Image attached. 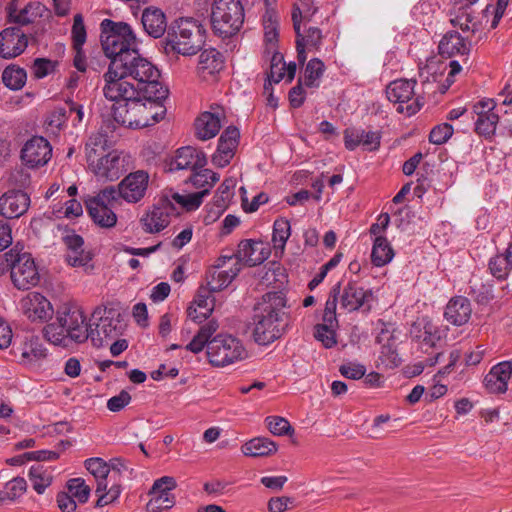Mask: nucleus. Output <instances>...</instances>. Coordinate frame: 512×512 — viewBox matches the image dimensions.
<instances>
[{"label": "nucleus", "mask_w": 512, "mask_h": 512, "mask_svg": "<svg viewBox=\"0 0 512 512\" xmlns=\"http://www.w3.org/2000/svg\"><path fill=\"white\" fill-rule=\"evenodd\" d=\"M338 288L337 302L341 309L353 312L360 309L371 297V292L359 286L356 282H348L341 290L340 283L336 284L331 291ZM332 292H330L331 294Z\"/></svg>", "instance_id": "393cba45"}, {"label": "nucleus", "mask_w": 512, "mask_h": 512, "mask_svg": "<svg viewBox=\"0 0 512 512\" xmlns=\"http://www.w3.org/2000/svg\"><path fill=\"white\" fill-rule=\"evenodd\" d=\"M116 199V189L108 186L96 195L85 200L88 214L95 224L102 228H112L117 223V215L113 210Z\"/></svg>", "instance_id": "9b49d317"}, {"label": "nucleus", "mask_w": 512, "mask_h": 512, "mask_svg": "<svg viewBox=\"0 0 512 512\" xmlns=\"http://www.w3.org/2000/svg\"><path fill=\"white\" fill-rule=\"evenodd\" d=\"M270 255V249L262 241H256L252 239L242 240L236 253L229 254L231 258H235L233 261L236 266L246 265L253 267L262 264Z\"/></svg>", "instance_id": "aec40b11"}, {"label": "nucleus", "mask_w": 512, "mask_h": 512, "mask_svg": "<svg viewBox=\"0 0 512 512\" xmlns=\"http://www.w3.org/2000/svg\"><path fill=\"white\" fill-rule=\"evenodd\" d=\"M340 372L346 378L358 380L365 375L366 368L362 364L349 362L340 367Z\"/></svg>", "instance_id": "69168bd1"}, {"label": "nucleus", "mask_w": 512, "mask_h": 512, "mask_svg": "<svg viewBox=\"0 0 512 512\" xmlns=\"http://www.w3.org/2000/svg\"><path fill=\"white\" fill-rule=\"evenodd\" d=\"M453 135V127L448 123L440 124L434 127L429 135V140L433 144L441 145L448 141Z\"/></svg>", "instance_id": "052dcab7"}, {"label": "nucleus", "mask_w": 512, "mask_h": 512, "mask_svg": "<svg viewBox=\"0 0 512 512\" xmlns=\"http://www.w3.org/2000/svg\"><path fill=\"white\" fill-rule=\"evenodd\" d=\"M206 195L207 189L195 193H190L187 195H181L179 193L172 192L168 196L169 199L171 200V203L176 202L177 204L181 205L187 210H195L201 205L203 198Z\"/></svg>", "instance_id": "09e8293b"}, {"label": "nucleus", "mask_w": 512, "mask_h": 512, "mask_svg": "<svg viewBox=\"0 0 512 512\" xmlns=\"http://www.w3.org/2000/svg\"><path fill=\"white\" fill-rule=\"evenodd\" d=\"M85 467L96 482L97 507H103L115 502L121 494L120 483H111L109 465L102 458H90L85 461Z\"/></svg>", "instance_id": "9d476101"}, {"label": "nucleus", "mask_w": 512, "mask_h": 512, "mask_svg": "<svg viewBox=\"0 0 512 512\" xmlns=\"http://www.w3.org/2000/svg\"><path fill=\"white\" fill-rule=\"evenodd\" d=\"M199 65L201 69L210 73L219 71L223 65L221 54L215 49H206L199 56Z\"/></svg>", "instance_id": "864d4df0"}, {"label": "nucleus", "mask_w": 512, "mask_h": 512, "mask_svg": "<svg viewBox=\"0 0 512 512\" xmlns=\"http://www.w3.org/2000/svg\"><path fill=\"white\" fill-rule=\"evenodd\" d=\"M202 25L193 18L175 20L168 29L167 43L171 49L183 56L197 54L205 43Z\"/></svg>", "instance_id": "423d86ee"}, {"label": "nucleus", "mask_w": 512, "mask_h": 512, "mask_svg": "<svg viewBox=\"0 0 512 512\" xmlns=\"http://www.w3.org/2000/svg\"><path fill=\"white\" fill-rule=\"evenodd\" d=\"M286 299L281 292L266 293L255 315L254 340L260 345H268L278 339L283 332V309Z\"/></svg>", "instance_id": "f03ea898"}, {"label": "nucleus", "mask_w": 512, "mask_h": 512, "mask_svg": "<svg viewBox=\"0 0 512 512\" xmlns=\"http://www.w3.org/2000/svg\"><path fill=\"white\" fill-rule=\"evenodd\" d=\"M66 260L73 267H83L91 261V255L81 247L77 250L67 251Z\"/></svg>", "instance_id": "0e129e2a"}, {"label": "nucleus", "mask_w": 512, "mask_h": 512, "mask_svg": "<svg viewBox=\"0 0 512 512\" xmlns=\"http://www.w3.org/2000/svg\"><path fill=\"white\" fill-rule=\"evenodd\" d=\"M410 335L426 345L434 346L441 338V331L428 317H420L412 323Z\"/></svg>", "instance_id": "f704fd0d"}, {"label": "nucleus", "mask_w": 512, "mask_h": 512, "mask_svg": "<svg viewBox=\"0 0 512 512\" xmlns=\"http://www.w3.org/2000/svg\"><path fill=\"white\" fill-rule=\"evenodd\" d=\"M416 81L399 79L392 81L386 89L387 98L390 102L398 104L397 111L407 116L416 114L423 103L415 97Z\"/></svg>", "instance_id": "4468645a"}, {"label": "nucleus", "mask_w": 512, "mask_h": 512, "mask_svg": "<svg viewBox=\"0 0 512 512\" xmlns=\"http://www.w3.org/2000/svg\"><path fill=\"white\" fill-rule=\"evenodd\" d=\"M149 179V174L144 170L129 173L115 187L116 199L120 198L128 204L139 203L147 193Z\"/></svg>", "instance_id": "dca6fc26"}, {"label": "nucleus", "mask_w": 512, "mask_h": 512, "mask_svg": "<svg viewBox=\"0 0 512 512\" xmlns=\"http://www.w3.org/2000/svg\"><path fill=\"white\" fill-rule=\"evenodd\" d=\"M104 86L102 88L104 97L111 102H124L122 106H127L142 90L135 87L129 81L123 71L117 70L113 64H109L107 72L103 75Z\"/></svg>", "instance_id": "f8f14e48"}, {"label": "nucleus", "mask_w": 512, "mask_h": 512, "mask_svg": "<svg viewBox=\"0 0 512 512\" xmlns=\"http://www.w3.org/2000/svg\"><path fill=\"white\" fill-rule=\"evenodd\" d=\"M223 118L224 110L219 106L203 112L195 121L196 136L201 140L215 137L220 131Z\"/></svg>", "instance_id": "c756f323"}, {"label": "nucleus", "mask_w": 512, "mask_h": 512, "mask_svg": "<svg viewBox=\"0 0 512 512\" xmlns=\"http://www.w3.org/2000/svg\"><path fill=\"white\" fill-rule=\"evenodd\" d=\"M20 306L24 315L31 321H46L53 314L51 303L38 292L27 294L20 301Z\"/></svg>", "instance_id": "cd10ccee"}, {"label": "nucleus", "mask_w": 512, "mask_h": 512, "mask_svg": "<svg viewBox=\"0 0 512 512\" xmlns=\"http://www.w3.org/2000/svg\"><path fill=\"white\" fill-rule=\"evenodd\" d=\"M53 69V62L44 58H37L32 66L33 74L38 79L46 77Z\"/></svg>", "instance_id": "774afa93"}, {"label": "nucleus", "mask_w": 512, "mask_h": 512, "mask_svg": "<svg viewBox=\"0 0 512 512\" xmlns=\"http://www.w3.org/2000/svg\"><path fill=\"white\" fill-rule=\"evenodd\" d=\"M87 161L89 169L101 181H115L126 172L128 156L118 150H111L102 155L90 156Z\"/></svg>", "instance_id": "ddd939ff"}, {"label": "nucleus", "mask_w": 512, "mask_h": 512, "mask_svg": "<svg viewBox=\"0 0 512 512\" xmlns=\"http://www.w3.org/2000/svg\"><path fill=\"white\" fill-rule=\"evenodd\" d=\"M52 157V146L47 139L34 136L29 139L21 150L22 162L30 168L46 165Z\"/></svg>", "instance_id": "412c9836"}, {"label": "nucleus", "mask_w": 512, "mask_h": 512, "mask_svg": "<svg viewBox=\"0 0 512 512\" xmlns=\"http://www.w3.org/2000/svg\"><path fill=\"white\" fill-rule=\"evenodd\" d=\"M496 103L491 98H483L473 105V112L477 115L475 131L484 137L495 134L499 115L494 111Z\"/></svg>", "instance_id": "5701e85b"}, {"label": "nucleus", "mask_w": 512, "mask_h": 512, "mask_svg": "<svg viewBox=\"0 0 512 512\" xmlns=\"http://www.w3.org/2000/svg\"><path fill=\"white\" fill-rule=\"evenodd\" d=\"M211 26L221 38L236 35L243 26L245 11L241 0H213Z\"/></svg>", "instance_id": "0eeeda50"}, {"label": "nucleus", "mask_w": 512, "mask_h": 512, "mask_svg": "<svg viewBox=\"0 0 512 512\" xmlns=\"http://www.w3.org/2000/svg\"><path fill=\"white\" fill-rule=\"evenodd\" d=\"M192 175L190 177V182L192 185L201 190L207 189V194L210 192V189L214 186V184L219 181V175L213 172L210 169H199V171H192Z\"/></svg>", "instance_id": "49530a36"}, {"label": "nucleus", "mask_w": 512, "mask_h": 512, "mask_svg": "<svg viewBox=\"0 0 512 512\" xmlns=\"http://www.w3.org/2000/svg\"><path fill=\"white\" fill-rule=\"evenodd\" d=\"M27 45V36L19 27H8L0 32L1 58L17 57L25 51Z\"/></svg>", "instance_id": "a878e982"}, {"label": "nucleus", "mask_w": 512, "mask_h": 512, "mask_svg": "<svg viewBox=\"0 0 512 512\" xmlns=\"http://www.w3.org/2000/svg\"><path fill=\"white\" fill-rule=\"evenodd\" d=\"M207 163L205 154L191 146L179 148L176 156L170 164V171L191 170L203 168Z\"/></svg>", "instance_id": "473e14b6"}, {"label": "nucleus", "mask_w": 512, "mask_h": 512, "mask_svg": "<svg viewBox=\"0 0 512 512\" xmlns=\"http://www.w3.org/2000/svg\"><path fill=\"white\" fill-rule=\"evenodd\" d=\"M11 280L19 290H28L40 280L38 269L30 254L18 256L11 266Z\"/></svg>", "instance_id": "a211bd4d"}, {"label": "nucleus", "mask_w": 512, "mask_h": 512, "mask_svg": "<svg viewBox=\"0 0 512 512\" xmlns=\"http://www.w3.org/2000/svg\"><path fill=\"white\" fill-rule=\"evenodd\" d=\"M278 24L277 20L272 14H268L264 17V41L267 46L269 53L276 52V44L278 41Z\"/></svg>", "instance_id": "8fccbe9b"}, {"label": "nucleus", "mask_w": 512, "mask_h": 512, "mask_svg": "<svg viewBox=\"0 0 512 512\" xmlns=\"http://www.w3.org/2000/svg\"><path fill=\"white\" fill-rule=\"evenodd\" d=\"M291 236V224L284 217L277 218L273 223L272 242L273 247L280 253L285 250L286 243Z\"/></svg>", "instance_id": "79ce46f5"}, {"label": "nucleus", "mask_w": 512, "mask_h": 512, "mask_svg": "<svg viewBox=\"0 0 512 512\" xmlns=\"http://www.w3.org/2000/svg\"><path fill=\"white\" fill-rule=\"evenodd\" d=\"M394 257V250L386 237L374 239L371 261L376 267H383L390 263Z\"/></svg>", "instance_id": "a19ab883"}, {"label": "nucleus", "mask_w": 512, "mask_h": 512, "mask_svg": "<svg viewBox=\"0 0 512 512\" xmlns=\"http://www.w3.org/2000/svg\"><path fill=\"white\" fill-rule=\"evenodd\" d=\"M73 47L74 48H82L84 43L86 42V29L83 21V17L81 14H76L74 16L72 31H71Z\"/></svg>", "instance_id": "bf43d9fd"}, {"label": "nucleus", "mask_w": 512, "mask_h": 512, "mask_svg": "<svg viewBox=\"0 0 512 512\" xmlns=\"http://www.w3.org/2000/svg\"><path fill=\"white\" fill-rule=\"evenodd\" d=\"M265 423L269 431L276 436L292 435L294 429L289 421L281 416H268Z\"/></svg>", "instance_id": "6e6d98bb"}, {"label": "nucleus", "mask_w": 512, "mask_h": 512, "mask_svg": "<svg viewBox=\"0 0 512 512\" xmlns=\"http://www.w3.org/2000/svg\"><path fill=\"white\" fill-rule=\"evenodd\" d=\"M26 481L24 478L16 477L6 483L4 490L1 492L0 499L2 501H13L21 497L26 491Z\"/></svg>", "instance_id": "5fc2aeb1"}, {"label": "nucleus", "mask_w": 512, "mask_h": 512, "mask_svg": "<svg viewBox=\"0 0 512 512\" xmlns=\"http://www.w3.org/2000/svg\"><path fill=\"white\" fill-rule=\"evenodd\" d=\"M176 486V480L171 476H163L155 480L149 491L152 498L146 505L147 512H161L172 508L175 499L170 491L175 489Z\"/></svg>", "instance_id": "6ab92c4d"}, {"label": "nucleus", "mask_w": 512, "mask_h": 512, "mask_svg": "<svg viewBox=\"0 0 512 512\" xmlns=\"http://www.w3.org/2000/svg\"><path fill=\"white\" fill-rule=\"evenodd\" d=\"M14 352L16 355H19V363L30 368L40 366L48 355V351L43 342L35 335L25 336L20 343L15 346Z\"/></svg>", "instance_id": "4be33fe9"}, {"label": "nucleus", "mask_w": 512, "mask_h": 512, "mask_svg": "<svg viewBox=\"0 0 512 512\" xmlns=\"http://www.w3.org/2000/svg\"><path fill=\"white\" fill-rule=\"evenodd\" d=\"M101 46L105 55L111 60H124L128 54L139 49V42L132 27L125 22L104 19L101 22Z\"/></svg>", "instance_id": "20e7f679"}, {"label": "nucleus", "mask_w": 512, "mask_h": 512, "mask_svg": "<svg viewBox=\"0 0 512 512\" xmlns=\"http://www.w3.org/2000/svg\"><path fill=\"white\" fill-rule=\"evenodd\" d=\"M235 258L221 255L210 271L207 285L210 291H220L226 288L240 272V266L233 263Z\"/></svg>", "instance_id": "b1692460"}, {"label": "nucleus", "mask_w": 512, "mask_h": 512, "mask_svg": "<svg viewBox=\"0 0 512 512\" xmlns=\"http://www.w3.org/2000/svg\"><path fill=\"white\" fill-rule=\"evenodd\" d=\"M248 357V351L237 337L230 334H218L207 346L208 362L214 367H226Z\"/></svg>", "instance_id": "1a4fd4ad"}, {"label": "nucleus", "mask_w": 512, "mask_h": 512, "mask_svg": "<svg viewBox=\"0 0 512 512\" xmlns=\"http://www.w3.org/2000/svg\"><path fill=\"white\" fill-rule=\"evenodd\" d=\"M512 376V361L494 365L484 377V386L490 393H505Z\"/></svg>", "instance_id": "2f4dec72"}, {"label": "nucleus", "mask_w": 512, "mask_h": 512, "mask_svg": "<svg viewBox=\"0 0 512 512\" xmlns=\"http://www.w3.org/2000/svg\"><path fill=\"white\" fill-rule=\"evenodd\" d=\"M381 135L377 131H365L362 129L361 145L369 151H376L380 147Z\"/></svg>", "instance_id": "338daca9"}, {"label": "nucleus", "mask_w": 512, "mask_h": 512, "mask_svg": "<svg viewBox=\"0 0 512 512\" xmlns=\"http://www.w3.org/2000/svg\"><path fill=\"white\" fill-rule=\"evenodd\" d=\"M46 339L57 346L68 347L88 339L86 317L80 308H67L58 312L56 321L44 329Z\"/></svg>", "instance_id": "7ed1b4c3"}, {"label": "nucleus", "mask_w": 512, "mask_h": 512, "mask_svg": "<svg viewBox=\"0 0 512 512\" xmlns=\"http://www.w3.org/2000/svg\"><path fill=\"white\" fill-rule=\"evenodd\" d=\"M234 187L235 181L233 179H225L218 187L214 196V202L220 211H223L226 208Z\"/></svg>", "instance_id": "4d7b16f0"}, {"label": "nucleus", "mask_w": 512, "mask_h": 512, "mask_svg": "<svg viewBox=\"0 0 512 512\" xmlns=\"http://www.w3.org/2000/svg\"><path fill=\"white\" fill-rule=\"evenodd\" d=\"M70 446L68 441H60L54 450H38L26 452L24 456L27 460L34 461H51L59 458L60 454Z\"/></svg>", "instance_id": "603ef678"}, {"label": "nucleus", "mask_w": 512, "mask_h": 512, "mask_svg": "<svg viewBox=\"0 0 512 512\" xmlns=\"http://www.w3.org/2000/svg\"><path fill=\"white\" fill-rule=\"evenodd\" d=\"M94 321L87 324L88 339L95 347H101L122 334L125 328L122 314L114 308L97 309L92 315Z\"/></svg>", "instance_id": "6e6552de"}, {"label": "nucleus", "mask_w": 512, "mask_h": 512, "mask_svg": "<svg viewBox=\"0 0 512 512\" xmlns=\"http://www.w3.org/2000/svg\"><path fill=\"white\" fill-rule=\"evenodd\" d=\"M30 197L23 191L10 190L0 197V214L13 219L22 216L29 208Z\"/></svg>", "instance_id": "7c9ffc66"}, {"label": "nucleus", "mask_w": 512, "mask_h": 512, "mask_svg": "<svg viewBox=\"0 0 512 512\" xmlns=\"http://www.w3.org/2000/svg\"><path fill=\"white\" fill-rule=\"evenodd\" d=\"M110 142L108 139V136L103 133L102 131H98L94 134H92L87 143H86V158L87 161L91 159L90 156L93 155V153L97 156L102 155L106 152H108Z\"/></svg>", "instance_id": "de8ad7c7"}, {"label": "nucleus", "mask_w": 512, "mask_h": 512, "mask_svg": "<svg viewBox=\"0 0 512 512\" xmlns=\"http://www.w3.org/2000/svg\"><path fill=\"white\" fill-rule=\"evenodd\" d=\"M280 53H274L271 59V67L269 73V81L279 83L285 76V63Z\"/></svg>", "instance_id": "680f3d73"}, {"label": "nucleus", "mask_w": 512, "mask_h": 512, "mask_svg": "<svg viewBox=\"0 0 512 512\" xmlns=\"http://www.w3.org/2000/svg\"><path fill=\"white\" fill-rule=\"evenodd\" d=\"M337 295L338 288H335L326 301L323 313V324L315 326L314 336L325 348H331L336 344L334 328L337 326Z\"/></svg>", "instance_id": "f3484780"}, {"label": "nucleus", "mask_w": 512, "mask_h": 512, "mask_svg": "<svg viewBox=\"0 0 512 512\" xmlns=\"http://www.w3.org/2000/svg\"><path fill=\"white\" fill-rule=\"evenodd\" d=\"M69 495L77 499L79 503L87 502L90 495V488L81 478H74L68 481Z\"/></svg>", "instance_id": "13d9d810"}, {"label": "nucleus", "mask_w": 512, "mask_h": 512, "mask_svg": "<svg viewBox=\"0 0 512 512\" xmlns=\"http://www.w3.org/2000/svg\"><path fill=\"white\" fill-rule=\"evenodd\" d=\"M8 21L18 26H27L38 23L47 13L46 7L40 2H30L20 8L16 3H10L7 6Z\"/></svg>", "instance_id": "bb28decb"}, {"label": "nucleus", "mask_w": 512, "mask_h": 512, "mask_svg": "<svg viewBox=\"0 0 512 512\" xmlns=\"http://www.w3.org/2000/svg\"><path fill=\"white\" fill-rule=\"evenodd\" d=\"M509 0H497L496 6L487 5L484 9V17L488 18L490 15L493 16L491 21V28H496L499 21L504 15V12L508 6Z\"/></svg>", "instance_id": "e2e57ef3"}, {"label": "nucleus", "mask_w": 512, "mask_h": 512, "mask_svg": "<svg viewBox=\"0 0 512 512\" xmlns=\"http://www.w3.org/2000/svg\"><path fill=\"white\" fill-rule=\"evenodd\" d=\"M439 53L445 57L464 56L470 52L468 43L458 32H447L439 42Z\"/></svg>", "instance_id": "c9c22d12"}, {"label": "nucleus", "mask_w": 512, "mask_h": 512, "mask_svg": "<svg viewBox=\"0 0 512 512\" xmlns=\"http://www.w3.org/2000/svg\"><path fill=\"white\" fill-rule=\"evenodd\" d=\"M325 71V65L319 58H312L306 65L303 84L308 88H317L320 85V79Z\"/></svg>", "instance_id": "37998d69"}, {"label": "nucleus", "mask_w": 512, "mask_h": 512, "mask_svg": "<svg viewBox=\"0 0 512 512\" xmlns=\"http://www.w3.org/2000/svg\"><path fill=\"white\" fill-rule=\"evenodd\" d=\"M239 131L236 127L229 126L221 134L212 162L217 167L227 166L235 154L238 145Z\"/></svg>", "instance_id": "c85d7f7f"}, {"label": "nucleus", "mask_w": 512, "mask_h": 512, "mask_svg": "<svg viewBox=\"0 0 512 512\" xmlns=\"http://www.w3.org/2000/svg\"><path fill=\"white\" fill-rule=\"evenodd\" d=\"M488 269L493 277L504 280L512 276V242L505 253L492 257L488 263Z\"/></svg>", "instance_id": "58836bf2"}, {"label": "nucleus", "mask_w": 512, "mask_h": 512, "mask_svg": "<svg viewBox=\"0 0 512 512\" xmlns=\"http://www.w3.org/2000/svg\"><path fill=\"white\" fill-rule=\"evenodd\" d=\"M450 22L453 26H458L463 31H475L477 29L470 6L459 8L454 17L450 18Z\"/></svg>", "instance_id": "3c124183"}, {"label": "nucleus", "mask_w": 512, "mask_h": 512, "mask_svg": "<svg viewBox=\"0 0 512 512\" xmlns=\"http://www.w3.org/2000/svg\"><path fill=\"white\" fill-rule=\"evenodd\" d=\"M471 313L472 308L469 299L457 296L451 298L447 303L444 317L449 323L455 326H462L469 321Z\"/></svg>", "instance_id": "72a5a7b5"}, {"label": "nucleus", "mask_w": 512, "mask_h": 512, "mask_svg": "<svg viewBox=\"0 0 512 512\" xmlns=\"http://www.w3.org/2000/svg\"><path fill=\"white\" fill-rule=\"evenodd\" d=\"M210 289H201L188 308V317L197 323L206 320L213 311V300L210 299Z\"/></svg>", "instance_id": "4c0bfd02"}, {"label": "nucleus", "mask_w": 512, "mask_h": 512, "mask_svg": "<svg viewBox=\"0 0 512 512\" xmlns=\"http://www.w3.org/2000/svg\"><path fill=\"white\" fill-rule=\"evenodd\" d=\"M27 74L23 68L8 66L2 73V81L11 90H20L26 83Z\"/></svg>", "instance_id": "a18cd8bd"}, {"label": "nucleus", "mask_w": 512, "mask_h": 512, "mask_svg": "<svg viewBox=\"0 0 512 512\" xmlns=\"http://www.w3.org/2000/svg\"><path fill=\"white\" fill-rule=\"evenodd\" d=\"M143 28L153 38H160L167 29L165 14L155 7H148L142 13Z\"/></svg>", "instance_id": "e433bc0d"}, {"label": "nucleus", "mask_w": 512, "mask_h": 512, "mask_svg": "<svg viewBox=\"0 0 512 512\" xmlns=\"http://www.w3.org/2000/svg\"><path fill=\"white\" fill-rule=\"evenodd\" d=\"M174 213L176 209L169 196L165 195L157 204L144 212L139 222L145 233L157 234L169 225L171 215Z\"/></svg>", "instance_id": "2eb2a0df"}, {"label": "nucleus", "mask_w": 512, "mask_h": 512, "mask_svg": "<svg viewBox=\"0 0 512 512\" xmlns=\"http://www.w3.org/2000/svg\"><path fill=\"white\" fill-rule=\"evenodd\" d=\"M124 60H117L114 66L127 77L138 82V87L145 93L156 95L157 98H167L168 89L159 82L160 72L149 60L142 57L137 49L128 54Z\"/></svg>", "instance_id": "39448f33"}, {"label": "nucleus", "mask_w": 512, "mask_h": 512, "mask_svg": "<svg viewBox=\"0 0 512 512\" xmlns=\"http://www.w3.org/2000/svg\"><path fill=\"white\" fill-rule=\"evenodd\" d=\"M278 450L277 444L266 438L256 437L246 442L241 451L245 456L251 457H265L276 453Z\"/></svg>", "instance_id": "ea45409f"}, {"label": "nucleus", "mask_w": 512, "mask_h": 512, "mask_svg": "<svg viewBox=\"0 0 512 512\" xmlns=\"http://www.w3.org/2000/svg\"><path fill=\"white\" fill-rule=\"evenodd\" d=\"M165 99L142 91L141 95L127 102V106L114 109V119L121 125L133 129L152 126L162 120L166 114V107L163 104Z\"/></svg>", "instance_id": "f257e3e1"}, {"label": "nucleus", "mask_w": 512, "mask_h": 512, "mask_svg": "<svg viewBox=\"0 0 512 512\" xmlns=\"http://www.w3.org/2000/svg\"><path fill=\"white\" fill-rule=\"evenodd\" d=\"M29 478L34 490L38 494L44 493L52 482L51 472L41 464L33 465L29 471Z\"/></svg>", "instance_id": "c03bdc74"}]
</instances>
